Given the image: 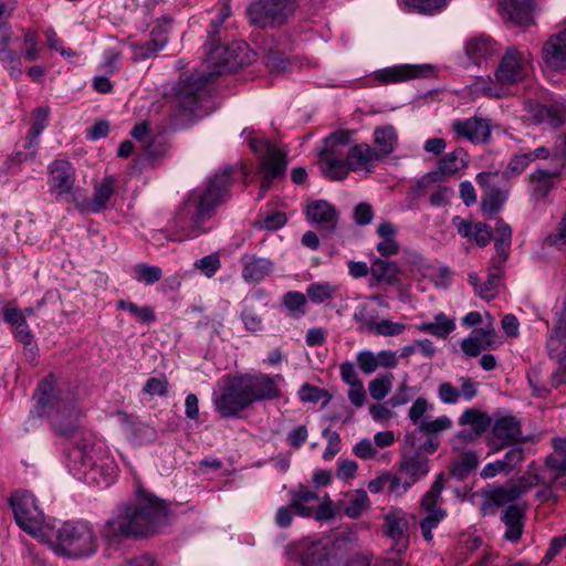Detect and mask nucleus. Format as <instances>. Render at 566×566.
I'll return each mask as SVG.
<instances>
[{"label": "nucleus", "mask_w": 566, "mask_h": 566, "mask_svg": "<svg viewBox=\"0 0 566 566\" xmlns=\"http://www.w3.org/2000/svg\"><path fill=\"white\" fill-rule=\"evenodd\" d=\"M501 12L516 25L525 27L533 22L532 0H500Z\"/></svg>", "instance_id": "27"}, {"label": "nucleus", "mask_w": 566, "mask_h": 566, "mask_svg": "<svg viewBox=\"0 0 566 566\" xmlns=\"http://www.w3.org/2000/svg\"><path fill=\"white\" fill-rule=\"evenodd\" d=\"M376 149L368 144H357L348 148L346 164L349 171H371L374 164L378 161Z\"/></svg>", "instance_id": "26"}, {"label": "nucleus", "mask_w": 566, "mask_h": 566, "mask_svg": "<svg viewBox=\"0 0 566 566\" xmlns=\"http://www.w3.org/2000/svg\"><path fill=\"white\" fill-rule=\"evenodd\" d=\"M369 506V497L364 490H357L344 509L345 515L350 518L359 517Z\"/></svg>", "instance_id": "54"}, {"label": "nucleus", "mask_w": 566, "mask_h": 566, "mask_svg": "<svg viewBox=\"0 0 566 566\" xmlns=\"http://www.w3.org/2000/svg\"><path fill=\"white\" fill-rule=\"evenodd\" d=\"M306 295L298 291H290L283 296L284 306L292 313L295 314L296 317H301L304 315V307L306 305Z\"/></svg>", "instance_id": "58"}, {"label": "nucleus", "mask_w": 566, "mask_h": 566, "mask_svg": "<svg viewBox=\"0 0 566 566\" xmlns=\"http://www.w3.org/2000/svg\"><path fill=\"white\" fill-rule=\"evenodd\" d=\"M234 175L244 177L247 172L243 166H228L214 174L203 187L190 191L185 206L174 218L175 227L186 231L179 237L180 240L196 238L201 233V224L211 219L230 197Z\"/></svg>", "instance_id": "2"}, {"label": "nucleus", "mask_w": 566, "mask_h": 566, "mask_svg": "<svg viewBox=\"0 0 566 566\" xmlns=\"http://www.w3.org/2000/svg\"><path fill=\"white\" fill-rule=\"evenodd\" d=\"M306 218L321 232L323 239H329L337 230L339 213L335 206L318 199L307 206Z\"/></svg>", "instance_id": "18"}, {"label": "nucleus", "mask_w": 566, "mask_h": 566, "mask_svg": "<svg viewBox=\"0 0 566 566\" xmlns=\"http://www.w3.org/2000/svg\"><path fill=\"white\" fill-rule=\"evenodd\" d=\"M116 306L118 310L129 312L130 315L136 317L142 324H150L156 319L155 312L150 306H138L137 304L125 300L117 301Z\"/></svg>", "instance_id": "52"}, {"label": "nucleus", "mask_w": 566, "mask_h": 566, "mask_svg": "<svg viewBox=\"0 0 566 566\" xmlns=\"http://www.w3.org/2000/svg\"><path fill=\"white\" fill-rule=\"evenodd\" d=\"M528 51L518 48H509L502 56L495 71L496 83L514 85L522 82L527 75Z\"/></svg>", "instance_id": "11"}, {"label": "nucleus", "mask_w": 566, "mask_h": 566, "mask_svg": "<svg viewBox=\"0 0 566 566\" xmlns=\"http://www.w3.org/2000/svg\"><path fill=\"white\" fill-rule=\"evenodd\" d=\"M527 491L526 485L515 484L511 486H501L488 494V500L483 503L482 510L485 511L488 506H503L507 503H513L518 500Z\"/></svg>", "instance_id": "37"}, {"label": "nucleus", "mask_w": 566, "mask_h": 566, "mask_svg": "<svg viewBox=\"0 0 566 566\" xmlns=\"http://www.w3.org/2000/svg\"><path fill=\"white\" fill-rule=\"evenodd\" d=\"M170 149V144L164 134L153 136L145 146V155L150 159L165 157Z\"/></svg>", "instance_id": "55"}, {"label": "nucleus", "mask_w": 566, "mask_h": 566, "mask_svg": "<svg viewBox=\"0 0 566 566\" xmlns=\"http://www.w3.org/2000/svg\"><path fill=\"white\" fill-rule=\"evenodd\" d=\"M297 0H255L247 9L251 24L261 29H274L286 23L294 13Z\"/></svg>", "instance_id": "7"}, {"label": "nucleus", "mask_w": 566, "mask_h": 566, "mask_svg": "<svg viewBox=\"0 0 566 566\" xmlns=\"http://www.w3.org/2000/svg\"><path fill=\"white\" fill-rule=\"evenodd\" d=\"M230 7L224 4L221 8L219 15L211 21L210 29L208 31V39L205 44L207 54L211 56V59H216L217 50L220 49V30L226 19L230 15Z\"/></svg>", "instance_id": "41"}, {"label": "nucleus", "mask_w": 566, "mask_h": 566, "mask_svg": "<svg viewBox=\"0 0 566 566\" xmlns=\"http://www.w3.org/2000/svg\"><path fill=\"white\" fill-rule=\"evenodd\" d=\"M116 178L113 175L105 176L103 180L94 185V193L90 199L91 213H99L105 210L115 193Z\"/></svg>", "instance_id": "33"}, {"label": "nucleus", "mask_w": 566, "mask_h": 566, "mask_svg": "<svg viewBox=\"0 0 566 566\" xmlns=\"http://www.w3.org/2000/svg\"><path fill=\"white\" fill-rule=\"evenodd\" d=\"M211 74H182L174 87L171 103L184 119H191L202 101L209 95L208 83Z\"/></svg>", "instance_id": "5"}, {"label": "nucleus", "mask_w": 566, "mask_h": 566, "mask_svg": "<svg viewBox=\"0 0 566 566\" xmlns=\"http://www.w3.org/2000/svg\"><path fill=\"white\" fill-rule=\"evenodd\" d=\"M286 222V214L283 211L274 210L269 213L260 214L253 226L259 230L276 231L283 228Z\"/></svg>", "instance_id": "51"}, {"label": "nucleus", "mask_w": 566, "mask_h": 566, "mask_svg": "<svg viewBox=\"0 0 566 566\" xmlns=\"http://www.w3.org/2000/svg\"><path fill=\"white\" fill-rule=\"evenodd\" d=\"M218 51L216 53V59H209L211 61H216L220 59L219 66L221 70L219 73L223 72H233L238 67L247 66L252 64L256 59V53L250 49L249 44L244 41H233L231 44L224 46L223 55L219 56Z\"/></svg>", "instance_id": "20"}, {"label": "nucleus", "mask_w": 566, "mask_h": 566, "mask_svg": "<svg viewBox=\"0 0 566 566\" xmlns=\"http://www.w3.org/2000/svg\"><path fill=\"white\" fill-rule=\"evenodd\" d=\"M48 185L50 192L56 197L72 193L75 187V169L72 164L64 159H55L48 167Z\"/></svg>", "instance_id": "19"}, {"label": "nucleus", "mask_w": 566, "mask_h": 566, "mask_svg": "<svg viewBox=\"0 0 566 566\" xmlns=\"http://www.w3.org/2000/svg\"><path fill=\"white\" fill-rule=\"evenodd\" d=\"M126 436L136 446L154 442L158 434L154 427L142 421H129L125 428Z\"/></svg>", "instance_id": "40"}, {"label": "nucleus", "mask_w": 566, "mask_h": 566, "mask_svg": "<svg viewBox=\"0 0 566 566\" xmlns=\"http://www.w3.org/2000/svg\"><path fill=\"white\" fill-rule=\"evenodd\" d=\"M338 286L329 282L312 283L306 289V295L313 303H324L336 296Z\"/></svg>", "instance_id": "50"}, {"label": "nucleus", "mask_w": 566, "mask_h": 566, "mask_svg": "<svg viewBox=\"0 0 566 566\" xmlns=\"http://www.w3.org/2000/svg\"><path fill=\"white\" fill-rule=\"evenodd\" d=\"M54 551L70 558L88 557L97 552V538L88 523L65 522L57 531Z\"/></svg>", "instance_id": "4"}, {"label": "nucleus", "mask_w": 566, "mask_h": 566, "mask_svg": "<svg viewBox=\"0 0 566 566\" xmlns=\"http://www.w3.org/2000/svg\"><path fill=\"white\" fill-rule=\"evenodd\" d=\"M459 423L461 426H472L475 433L479 434L488 430L491 424V418L475 408H469L459 418Z\"/></svg>", "instance_id": "48"}, {"label": "nucleus", "mask_w": 566, "mask_h": 566, "mask_svg": "<svg viewBox=\"0 0 566 566\" xmlns=\"http://www.w3.org/2000/svg\"><path fill=\"white\" fill-rule=\"evenodd\" d=\"M213 405L223 418L239 417L242 411L251 406L248 390L241 375L227 376L220 394L214 396Z\"/></svg>", "instance_id": "9"}, {"label": "nucleus", "mask_w": 566, "mask_h": 566, "mask_svg": "<svg viewBox=\"0 0 566 566\" xmlns=\"http://www.w3.org/2000/svg\"><path fill=\"white\" fill-rule=\"evenodd\" d=\"M169 31L170 19L165 18L163 21H158L150 31L151 43L164 49L168 42Z\"/></svg>", "instance_id": "62"}, {"label": "nucleus", "mask_w": 566, "mask_h": 566, "mask_svg": "<svg viewBox=\"0 0 566 566\" xmlns=\"http://www.w3.org/2000/svg\"><path fill=\"white\" fill-rule=\"evenodd\" d=\"M542 61L552 71L566 70V28L549 35L542 48Z\"/></svg>", "instance_id": "21"}, {"label": "nucleus", "mask_w": 566, "mask_h": 566, "mask_svg": "<svg viewBox=\"0 0 566 566\" xmlns=\"http://www.w3.org/2000/svg\"><path fill=\"white\" fill-rule=\"evenodd\" d=\"M371 276L377 282L394 285L399 282L400 271L395 262L377 259L370 266Z\"/></svg>", "instance_id": "42"}, {"label": "nucleus", "mask_w": 566, "mask_h": 566, "mask_svg": "<svg viewBox=\"0 0 566 566\" xmlns=\"http://www.w3.org/2000/svg\"><path fill=\"white\" fill-rule=\"evenodd\" d=\"M9 502L20 528L34 537L39 536L44 516L35 503L34 495L28 491H15L11 494Z\"/></svg>", "instance_id": "10"}, {"label": "nucleus", "mask_w": 566, "mask_h": 566, "mask_svg": "<svg viewBox=\"0 0 566 566\" xmlns=\"http://www.w3.org/2000/svg\"><path fill=\"white\" fill-rule=\"evenodd\" d=\"M535 480L538 484L557 485L566 482V460L551 453L546 457L541 473L536 474Z\"/></svg>", "instance_id": "30"}, {"label": "nucleus", "mask_w": 566, "mask_h": 566, "mask_svg": "<svg viewBox=\"0 0 566 566\" xmlns=\"http://www.w3.org/2000/svg\"><path fill=\"white\" fill-rule=\"evenodd\" d=\"M392 379L394 375L390 373L373 379L368 385L370 396L375 400H382L391 389Z\"/></svg>", "instance_id": "56"}, {"label": "nucleus", "mask_w": 566, "mask_h": 566, "mask_svg": "<svg viewBox=\"0 0 566 566\" xmlns=\"http://www.w3.org/2000/svg\"><path fill=\"white\" fill-rule=\"evenodd\" d=\"M479 464V458L474 451L463 452L451 464L449 473L452 478L464 480Z\"/></svg>", "instance_id": "44"}, {"label": "nucleus", "mask_w": 566, "mask_h": 566, "mask_svg": "<svg viewBox=\"0 0 566 566\" xmlns=\"http://www.w3.org/2000/svg\"><path fill=\"white\" fill-rule=\"evenodd\" d=\"M527 111L536 123H546L552 127H559L566 120V108L559 103L543 104L530 103Z\"/></svg>", "instance_id": "24"}, {"label": "nucleus", "mask_w": 566, "mask_h": 566, "mask_svg": "<svg viewBox=\"0 0 566 566\" xmlns=\"http://www.w3.org/2000/svg\"><path fill=\"white\" fill-rule=\"evenodd\" d=\"M168 504L142 485L136 489V501L126 503L113 513L101 528L108 544L129 537H148L166 522Z\"/></svg>", "instance_id": "1"}, {"label": "nucleus", "mask_w": 566, "mask_h": 566, "mask_svg": "<svg viewBox=\"0 0 566 566\" xmlns=\"http://www.w3.org/2000/svg\"><path fill=\"white\" fill-rule=\"evenodd\" d=\"M382 533L392 541L390 552L402 555L409 547V522L401 509L391 507L384 515Z\"/></svg>", "instance_id": "13"}, {"label": "nucleus", "mask_w": 566, "mask_h": 566, "mask_svg": "<svg viewBox=\"0 0 566 566\" xmlns=\"http://www.w3.org/2000/svg\"><path fill=\"white\" fill-rule=\"evenodd\" d=\"M467 156V151L459 147L441 157L438 166L447 176H452L465 166Z\"/></svg>", "instance_id": "47"}, {"label": "nucleus", "mask_w": 566, "mask_h": 566, "mask_svg": "<svg viewBox=\"0 0 566 566\" xmlns=\"http://www.w3.org/2000/svg\"><path fill=\"white\" fill-rule=\"evenodd\" d=\"M323 437L327 439V446L323 453L325 461H331L340 450V437L336 431L326 428L322 432Z\"/></svg>", "instance_id": "64"}, {"label": "nucleus", "mask_w": 566, "mask_h": 566, "mask_svg": "<svg viewBox=\"0 0 566 566\" xmlns=\"http://www.w3.org/2000/svg\"><path fill=\"white\" fill-rule=\"evenodd\" d=\"M260 168L266 176L275 179L282 178L286 169L285 154H283L279 148L272 150V153L260 160Z\"/></svg>", "instance_id": "43"}, {"label": "nucleus", "mask_w": 566, "mask_h": 566, "mask_svg": "<svg viewBox=\"0 0 566 566\" xmlns=\"http://www.w3.org/2000/svg\"><path fill=\"white\" fill-rule=\"evenodd\" d=\"M429 71V65L400 64L376 71L374 78L381 84H395L422 77Z\"/></svg>", "instance_id": "22"}, {"label": "nucleus", "mask_w": 566, "mask_h": 566, "mask_svg": "<svg viewBox=\"0 0 566 566\" xmlns=\"http://www.w3.org/2000/svg\"><path fill=\"white\" fill-rule=\"evenodd\" d=\"M504 274L503 268H492L489 266L488 270V279L486 281L480 286L478 291V295L485 300L490 301L495 298L499 292V284Z\"/></svg>", "instance_id": "49"}, {"label": "nucleus", "mask_w": 566, "mask_h": 566, "mask_svg": "<svg viewBox=\"0 0 566 566\" xmlns=\"http://www.w3.org/2000/svg\"><path fill=\"white\" fill-rule=\"evenodd\" d=\"M504 179H506V172L501 171H482L476 175L478 185L486 191L481 201L484 213L493 216L504 205L506 191L499 187Z\"/></svg>", "instance_id": "14"}, {"label": "nucleus", "mask_w": 566, "mask_h": 566, "mask_svg": "<svg viewBox=\"0 0 566 566\" xmlns=\"http://www.w3.org/2000/svg\"><path fill=\"white\" fill-rule=\"evenodd\" d=\"M546 348L549 358L559 365V369L554 371L549 378L551 386L558 388L566 384V311L555 324L553 333L546 342Z\"/></svg>", "instance_id": "12"}, {"label": "nucleus", "mask_w": 566, "mask_h": 566, "mask_svg": "<svg viewBox=\"0 0 566 566\" xmlns=\"http://www.w3.org/2000/svg\"><path fill=\"white\" fill-rule=\"evenodd\" d=\"M374 144L379 159L390 155L398 145V134L392 125L377 127L374 132Z\"/></svg>", "instance_id": "38"}, {"label": "nucleus", "mask_w": 566, "mask_h": 566, "mask_svg": "<svg viewBox=\"0 0 566 566\" xmlns=\"http://www.w3.org/2000/svg\"><path fill=\"white\" fill-rule=\"evenodd\" d=\"M416 327L422 333H428L437 338L444 339L455 329V322L443 312H440L434 315L433 322H422Z\"/></svg>", "instance_id": "39"}, {"label": "nucleus", "mask_w": 566, "mask_h": 566, "mask_svg": "<svg viewBox=\"0 0 566 566\" xmlns=\"http://www.w3.org/2000/svg\"><path fill=\"white\" fill-rule=\"evenodd\" d=\"M11 31L10 28L0 30V62L3 67L9 72L10 76L18 80L23 74L22 59L27 62H34L40 57V38L39 34L32 30L27 29L23 31V45L24 50L21 54L11 49Z\"/></svg>", "instance_id": "6"}, {"label": "nucleus", "mask_w": 566, "mask_h": 566, "mask_svg": "<svg viewBox=\"0 0 566 566\" xmlns=\"http://www.w3.org/2000/svg\"><path fill=\"white\" fill-rule=\"evenodd\" d=\"M135 279L146 284H154L163 277V271L157 265L138 263L134 266Z\"/></svg>", "instance_id": "57"}, {"label": "nucleus", "mask_w": 566, "mask_h": 566, "mask_svg": "<svg viewBox=\"0 0 566 566\" xmlns=\"http://www.w3.org/2000/svg\"><path fill=\"white\" fill-rule=\"evenodd\" d=\"M241 376L248 390L251 405L256 401L281 398L282 392L276 381L284 380L282 375L271 376L260 373L256 375L244 374Z\"/></svg>", "instance_id": "16"}, {"label": "nucleus", "mask_w": 566, "mask_h": 566, "mask_svg": "<svg viewBox=\"0 0 566 566\" xmlns=\"http://www.w3.org/2000/svg\"><path fill=\"white\" fill-rule=\"evenodd\" d=\"M492 431L494 438L500 441V444L494 447V451L522 440L521 422L514 416L496 419Z\"/></svg>", "instance_id": "23"}, {"label": "nucleus", "mask_w": 566, "mask_h": 566, "mask_svg": "<svg viewBox=\"0 0 566 566\" xmlns=\"http://www.w3.org/2000/svg\"><path fill=\"white\" fill-rule=\"evenodd\" d=\"M526 378L530 387L532 388V395L536 398H546L551 394V389L542 384L541 370L532 368L527 371Z\"/></svg>", "instance_id": "63"}, {"label": "nucleus", "mask_w": 566, "mask_h": 566, "mask_svg": "<svg viewBox=\"0 0 566 566\" xmlns=\"http://www.w3.org/2000/svg\"><path fill=\"white\" fill-rule=\"evenodd\" d=\"M332 552L333 548L328 542H312L302 555V564L303 566H332Z\"/></svg>", "instance_id": "35"}, {"label": "nucleus", "mask_w": 566, "mask_h": 566, "mask_svg": "<svg viewBox=\"0 0 566 566\" xmlns=\"http://www.w3.org/2000/svg\"><path fill=\"white\" fill-rule=\"evenodd\" d=\"M168 379L161 374L159 377H150L143 387V391L149 396H166L168 392Z\"/></svg>", "instance_id": "61"}, {"label": "nucleus", "mask_w": 566, "mask_h": 566, "mask_svg": "<svg viewBox=\"0 0 566 566\" xmlns=\"http://www.w3.org/2000/svg\"><path fill=\"white\" fill-rule=\"evenodd\" d=\"M443 488L444 478L443 473H440L430 489L422 495L419 503V511L424 514L419 522V527L427 544L433 542L432 531L448 516L447 510L440 505Z\"/></svg>", "instance_id": "8"}, {"label": "nucleus", "mask_w": 566, "mask_h": 566, "mask_svg": "<svg viewBox=\"0 0 566 566\" xmlns=\"http://www.w3.org/2000/svg\"><path fill=\"white\" fill-rule=\"evenodd\" d=\"M352 130L339 129L324 138V147L319 150L318 157L345 160L348 146L352 142Z\"/></svg>", "instance_id": "25"}, {"label": "nucleus", "mask_w": 566, "mask_h": 566, "mask_svg": "<svg viewBox=\"0 0 566 566\" xmlns=\"http://www.w3.org/2000/svg\"><path fill=\"white\" fill-rule=\"evenodd\" d=\"M353 318L359 324L360 331L371 333L377 324V311L367 304H361L355 311Z\"/></svg>", "instance_id": "53"}, {"label": "nucleus", "mask_w": 566, "mask_h": 566, "mask_svg": "<svg viewBox=\"0 0 566 566\" xmlns=\"http://www.w3.org/2000/svg\"><path fill=\"white\" fill-rule=\"evenodd\" d=\"M240 262L242 264V279L245 282H260L273 271V262L270 259L255 254H243Z\"/></svg>", "instance_id": "28"}, {"label": "nucleus", "mask_w": 566, "mask_h": 566, "mask_svg": "<svg viewBox=\"0 0 566 566\" xmlns=\"http://www.w3.org/2000/svg\"><path fill=\"white\" fill-rule=\"evenodd\" d=\"M290 495L291 507L294 510L295 514L303 517H308L313 514V504L319 499L316 491L310 490L302 484L291 490Z\"/></svg>", "instance_id": "32"}, {"label": "nucleus", "mask_w": 566, "mask_h": 566, "mask_svg": "<svg viewBox=\"0 0 566 566\" xmlns=\"http://www.w3.org/2000/svg\"><path fill=\"white\" fill-rule=\"evenodd\" d=\"M318 165L323 176L333 181L345 180L348 176V167L345 160L318 157Z\"/></svg>", "instance_id": "45"}, {"label": "nucleus", "mask_w": 566, "mask_h": 566, "mask_svg": "<svg viewBox=\"0 0 566 566\" xmlns=\"http://www.w3.org/2000/svg\"><path fill=\"white\" fill-rule=\"evenodd\" d=\"M451 132L458 140L474 145L486 144L491 138V122L481 116L458 118L451 123Z\"/></svg>", "instance_id": "17"}, {"label": "nucleus", "mask_w": 566, "mask_h": 566, "mask_svg": "<svg viewBox=\"0 0 566 566\" xmlns=\"http://www.w3.org/2000/svg\"><path fill=\"white\" fill-rule=\"evenodd\" d=\"M451 426H452V421L447 416H441V417H438L437 419L430 420V421L422 420L419 422V424L417 426V428L413 431H411L405 436L406 442L409 446H417V440H419L421 436H423V434L438 436L439 432L450 429Z\"/></svg>", "instance_id": "36"}, {"label": "nucleus", "mask_w": 566, "mask_h": 566, "mask_svg": "<svg viewBox=\"0 0 566 566\" xmlns=\"http://www.w3.org/2000/svg\"><path fill=\"white\" fill-rule=\"evenodd\" d=\"M525 512L516 504H510L502 511L501 521L505 524L504 538L517 543L523 534Z\"/></svg>", "instance_id": "31"}, {"label": "nucleus", "mask_w": 566, "mask_h": 566, "mask_svg": "<svg viewBox=\"0 0 566 566\" xmlns=\"http://www.w3.org/2000/svg\"><path fill=\"white\" fill-rule=\"evenodd\" d=\"M406 6L423 14L440 12L447 4V0H403Z\"/></svg>", "instance_id": "60"}, {"label": "nucleus", "mask_w": 566, "mask_h": 566, "mask_svg": "<svg viewBox=\"0 0 566 566\" xmlns=\"http://www.w3.org/2000/svg\"><path fill=\"white\" fill-rule=\"evenodd\" d=\"M300 399L302 401H308V402H318L321 399H325L323 406L327 405L332 396L328 392V390L318 388L316 386L305 384L300 389Z\"/></svg>", "instance_id": "59"}, {"label": "nucleus", "mask_w": 566, "mask_h": 566, "mask_svg": "<svg viewBox=\"0 0 566 566\" xmlns=\"http://www.w3.org/2000/svg\"><path fill=\"white\" fill-rule=\"evenodd\" d=\"M69 457L74 462H76L77 460L81 461V467L84 469L83 473L85 474L87 480L101 483V481L97 480L96 475L102 472L103 468L94 465L92 463V459L91 457L87 455L85 447H74L70 451Z\"/></svg>", "instance_id": "46"}, {"label": "nucleus", "mask_w": 566, "mask_h": 566, "mask_svg": "<svg viewBox=\"0 0 566 566\" xmlns=\"http://www.w3.org/2000/svg\"><path fill=\"white\" fill-rule=\"evenodd\" d=\"M415 446H409L406 440L401 447V458L398 463L399 471L407 475L402 490L407 491L430 471L429 459L421 452L413 451Z\"/></svg>", "instance_id": "15"}, {"label": "nucleus", "mask_w": 566, "mask_h": 566, "mask_svg": "<svg viewBox=\"0 0 566 566\" xmlns=\"http://www.w3.org/2000/svg\"><path fill=\"white\" fill-rule=\"evenodd\" d=\"M35 409L39 416H49L55 411L52 419L54 431L62 437H72L77 428L78 408L74 392L61 387L53 374H48L36 385L33 394Z\"/></svg>", "instance_id": "3"}, {"label": "nucleus", "mask_w": 566, "mask_h": 566, "mask_svg": "<svg viewBox=\"0 0 566 566\" xmlns=\"http://www.w3.org/2000/svg\"><path fill=\"white\" fill-rule=\"evenodd\" d=\"M496 51V42L486 35L472 38L465 44L467 55L474 64H480L482 60L491 57Z\"/></svg>", "instance_id": "34"}, {"label": "nucleus", "mask_w": 566, "mask_h": 566, "mask_svg": "<svg viewBox=\"0 0 566 566\" xmlns=\"http://www.w3.org/2000/svg\"><path fill=\"white\" fill-rule=\"evenodd\" d=\"M2 319L11 326L12 334L18 342L30 340L33 334L28 325L25 314L12 302L4 304L1 311Z\"/></svg>", "instance_id": "29"}]
</instances>
